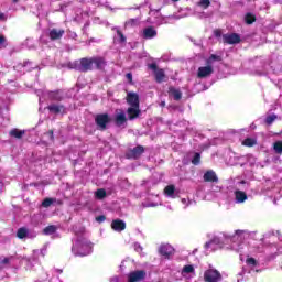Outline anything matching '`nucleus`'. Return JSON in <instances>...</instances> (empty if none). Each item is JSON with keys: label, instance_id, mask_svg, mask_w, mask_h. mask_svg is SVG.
Listing matches in <instances>:
<instances>
[{"label": "nucleus", "instance_id": "f257e3e1", "mask_svg": "<svg viewBox=\"0 0 282 282\" xmlns=\"http://www.w3.org/2000/svg\"><path fill=\"white\" fill-rule=\"evenodd\" d=\"M91 242L85 238H79L73 245L72 252L75 257H87V254H91Z\"/></svg>", "mask_w": 282, "mask_h": 282}, {"label": "nucleus", "instance_id": "f03ea898", "mask_svg": "<svg viewBox=\"0 0 282 282\" xmlns=\"http://www.w3.org/2000/svg\"><path fill=\"white\" fill-rule=\"evenodd\" d=\"M215 61L220 62L221 56L212 54L207 59H206V65L207 66H200L197 70V77L198 78H208V76H213V72L215 69L213 68V63Z\"/></svg>", "mask_w": 282, "mask_h": 282}, {"label": "nucleus", "instance_id": "7ed1b4c3", "mask_svg": "<svg viewBox=\"0 0 282 282\" xmlns=\"http://www.w3.org/2000/svg\"><path fill=\"white\" fill-rule=\"evenodd\" d=\"M109 122H111V118L108 113H101L95 117V123L97 124V129H99V131H106Z\"/></svg>", "mask_w": 282, "mask_h": 282}, {"label": "nucleus", "instance_id": "20e7f679", "mask_svg": "<svg viewBox=\"0 0 282 282\" xmlns=\"http://www.w3.org/2000/svg\"><path fill=\"white\" fill-rule=\"evenodd\" d=\"M204 279L206 282H219L221 281V273L216 269H209L205 271Z\"/></svg>", "mask_w": 282, "mask_h": 282}, {"label": "nucleus", "instance_id": "39448f33", "mask_svg": "<svg viewBox=\"0 0 282 282\" xmlns=\"http://www.w3.org/2000/svg\"><path fill=\"white\" fill-rule=\"evenodd\" d=\"M80 72H91L94 70V57H84L79 62Z\"/></svg>", "mask_w": 282, "mask_h": 282}, {"label": "nucleus", "instance_id": "423d86ee", "mask_svg": "<svg viewBox=\"0 0 282 282\" xmlns=\"http://www.w3.org/2000/svg\"><path fill=\"white\" fill-rule=\"evenodd\" d=\"M142 153H144V147L137 145L135 148L130 149L126 155L129 160H138V158L142 155Z\"/></svg>", "mask_w": 282, "mask_h": 282}, {"label": "nucleus", "instance_id": "0eeeda50", "mask_svg": "<svg viewBox=\"0 0 282 282\" xmlns=\"http://www.w3.org/2000/svg\"><path fill=\"white\" fill-rule=\"evenodd\" d=\"M145 278H147V272L139 270V271L130 272L128 274V282L144 281Z\"/></svg>", "mask_w": 282, "mask_h": 282}, {"label": "nucleus", "instance_id": "6e6552de", "mask_svg": "<svg viewBox=\"0 0 282 282\" xmlns=\"http://www.w3.org/2000/svg\"><path fill=\"white\" fill-rule=\"evenodd\" d=\"M223 41L228 45H237V43H241V37L237 33H230L223 35Z\"/></svg>", "mask_w": 282, "mask_h": 282}, {"label": "nucleus", "instance_id": "1a4fd4ad", "mask_svg": "<svg viewBox=\"0 0 282 282\" xmlns=\"http://www.w3.org/2000/svg\"><path fill=\"white\" fill-rule=\"evenodd\" d=\"M93 67L94 69H105L107 67V59L102 56H94L93 57Z\"/></svg>", "mask_w": 282, "mask_h": 282}, {"label": "nucleus", "instance_id": "9d476101", "mask_svg": "<svg viewBox=\"0 0 282 282\" xmlns=\"http://www.w3.org/2000/svg\"><path fill=\"white\" fill-rule=\"evenodd\" d=\"M159 252L160 254H162V257L169 259L170 257H172V254H174L175 249L171 245H161L159 248Z\"/></svg>", "mask_w": 282, "mask_h": 282}, {"label": "nucleus", "instance_id": "9b49d317", "mask_svg": "<svg viewBox=\"0 0 282 282\" xmlns=\"http://www.w3.org/2000/svg\"><path fill=\"white\" fill-rule=\"evenodd\" d=\"M127 102L130 107H140V96L135 93H128Z\"/></svg>", "mask_w": 282, "mask_h": 282}, {"label": "nucleus", "instance_id": "f8f14e48", "mask_svg": "<svg viewBox=\"0 0 282 282\" xmlns=\"http://www.w3.org/2000/svg\"><path fill=\"white\" fill-rule=\"evenodd\" d=\"M140 113H142L140 107L130 106L127 109L128 120H135L137 118H140Z\"/></svg>", "mask_w": 282, "mask_h": 282}, {"label": "nucleus", "instance_id": "ddd939ff", "mask_svg": "<svg viewBox=\"0 0 282 282\" xmlns=\"http://www.w3.org/2000/svg\"><path fill=\"white\" fill-rule=\"evenodd\" d=\"M17 237H18V239H26V237L29 239H32V238L36 237V234L31 235L30 229H28V227H21L17 231Z\"/></svg>", "mask_w": 282, "mask_h": 282}, {"label": "nucleus", "instance_id": "4468645a", "mask_svg": "<svg viewBox=\"0 0 282 282\" xmlns=\"http://www.w3.org/2000/svg\"><path fill=\"white\" fill-rule=\"evenodd\" d=\"M64 35H65V30H63V29H52L48 32V36H50L51 41H58V40L63 39Z\"/></svg>", "mask_w": 282, "mask_h": 282}, {"label": "nucleus", "instance_id": "2eb2a0df", "mask_svg": "<svg viewBox=\"0 0 282 282\" xmlns=\"http://www.w3.org/2000/svg\"><path fill=\"white\" fill-rule=\"evenodd\" d=\"M124 122H127V115L124 113V110H117L115 116V124L117 127H122Z\"/></svg>", "mask_w": 282, "mask_h": 282}, {"label": "nucleus", "instance_id": "dca6fc26", "mask_svg": "<svg viewBox=\"0 0 282 282\" xmlns=\"http://www.w3.org/2000/svg\"><path fill=\"white\" fill-rule=\"evenodd\" d=\"M111 228L112 230H116V232H122V230L127 228V224L124 223V220L115 219L111 223Z\"/></svg>", "mask_w": 282, "mask_h": 282}, {"label": "nucleus", "instance_id": "f3484780", "mask_svg": "<svg viewBox=\"0 0 282 282\" xmlns=\"http://www.w3.org/2000/svg\"><path fill=\"white\" fill-rule=\"evenodd\" d=\"M246 237H248V231L238 229V230H236L235 235L231 237V240L242 243V241H245Z\"/></svg>", "mask_w": 282, "mask_h": 282}, {"label": "nucleus", "instance_id": "a211bd4d", "mask_svg": "<svg viewBox=\"0 0 282 282\" xmlns=\"http://www.w3.org/2000/svg\"><path fill=\"white\" fill-rule=\"evenodd\" d=\"M142 36L145 40L155 39V36H158V31L153 26H148L143 30Z\"/></svg>", "mask_w": 282, "mask_h": 282}, {"label": "nucleus", "instance_id": "6ab92c4d", "mask_svg": "<svg viewBox=\"0 0 282 282\" xmlns=\"http://www.w3.org/2000/svg\"><path fill=\"white\" fill-rule=\"evenodd\" d=\"M203 180H204V182H213L215 184H217V182H219V177H217V174L213 170L205 172Z\"/></svg>", "mask_w": 282, "mask_h": 282}, {"label": "nucleus", "instance_id": "aec40b11", "mask_svg": "<svg viewBox=\"0 0 282 282\" xmlns=\"http://www.w3.org/2000/svg\"><path fill=\"white\" fill-rule=\"evenodd\" d=\"M235 197H236L237 204H243V202L248 199V195L245 192H241L239 189L235 192Z\"/></svg>", "mask_w": 282, "mask_h": 282}, {"label": "nucleus", "instance_id": "412c9836", "mask_svg": "<svg viewBox=\"0 0 282 282\" xmlns=\"http://www.w3.org/2000/svg\"><path fill=\"white\" fill-rule=\"evenodd\" d=\"M47 109L51 113H65V106L51 105Z\"/></svg>", "mask_w": 282, "mask_h": 282}, {"label": "nucleus", "instance_id": "4be33fe9", "mask_svg": "<svg viewBox=\"0 0 282 282\" xmlns=\"http://www.w3.org/2000/svg\"><path fill=\"white\" fill-rule=\"evenodd\" d=\"M9 134L11 135V138H17L18 140H21L23 135H25V130L12 129Z\"/></svg>", "mask_w": 282, "mask_h": 282}, {"label": "nucleus", "instance_id": "5701e85b", "mask_svg": "<svg viewBox=\"0 0 282 282\" xmlns=\"http://www.w3.org/2000/svg\"><path fill=\"white\" fill-rule=\"evenodd\" d=\"M154 74H155L156 83H164V79L166 78V74L164 73V69L160 68Z\"/></svg>", "mask_w": 282, "mask_h": 282}, {"label": "nucleus", "instance_id": "b1692460", "mask_svg": "<svg viewBox=\"0 0 282 282\" xmlns=\"http://www.w3.org/2000/svg\"><path fill=\"white\" fill-rule=\"evenodd\" d=\"M170 95L173 96L174 100H182V91L180 89H175L174 87H170Z\"/></svg>", "mask_w": 282, "mask_h": 282}, {"label": "nucleus", "instance_id": "393cba45", "mask_svg": "<svg viewBox=\"0 0 282 282\" xmlns=\"http://www.w3.org/2000/svg\"><path fill=\"white\" fill-rule=\"evenodd\" d=\"M186 274H195V267L193 264H187L182 270V275L186 276Z\"/></svg>", "mask_w": 282, "mask_h": 282}, {"label": "nucleus", "instance_id": "a878e982", "mask_svg": "<svg viewBox=\"0 0 282 282\" xmlns=\"http://www.w3.org/2000/svg\"><path fill=\"white\" fill-rule=\"evenodd\" d=\"M58 230V227L55 225H50L43 229V235H54Z\"/></svg>", "mask_w": 282, "mask_h": 282}, {"label": "nucleus", "instance_id": "bb28decb", "mask_svg": "<svg viewBox=\"0 0 282 282\" xmlns=\"http://www.w3.org/2000/svg\"><path fill=\"white\" fill-rule=\"evenodd\" d=\"M245 21L248 25H252L257 21V18L252 13H247L245 17Z\"/></svg>", "mask_w": 282, "mask_h": 282}, {"label": "nucleus", "instance_id": "cd10ccee", "mask_svg": "<svg viewBox=\"0 0 282 282\" xmlns=\"http://www.w3.org/2000/svg\"><path fill=\"white\" fill-rule=\"evenodd\" d=\"M273 150L275 153H278V155H282V141H275L273 143Z\"/></svg>", "mask_w": 282, "mask_h": 282}, {"label": "nucleus", "instance_id": "c85d7f7f", "mask_svg": "<svg viewBox=\"0 0 282 282\" xmlns=\"http://www.w3.org/2000/svg\"><path fill=\"white\" fill-rule=\"evenodd\" d=\"M243 147H254L257 144V140L252 138H247L242 141Z\"/></svg>", "mask_w": 282, "mask_h": 282}, {"label": "nucleus", "instance_id": "c756f323", "mask_svg": "<svg viewBox=\"0 0 282 282\" xmlns=\"http://www.w3.org/2000/svg\"><path fill=\"white\" fill-rule=\"evenodd\" d=\"M164 192H165V195H167V197H173V195L175 194V186L169 185L165 187Z\"/></svg>", "mask_w": 282, "mask_h": 282}, {"label": "nucleus", "instance_id": "7c9ffc66", "mask_svg": "<svg viewBox=\"0 0 282 282\" xmlns=\"http://www.w3.org/2000/svg\"><path fill=\"white\" fill-rule=\"evenodd\" d=\"M95 197H97V199H105L107 197V192L104 188L97 189Z\"/></svg>", "mask_w": 282, "mask_h": 282}, {"label": "nucleus", "instance_id": "2f4dec72", "mask_svg": "<svg viewBox=\"0 0 282 282\" xmlns=\"http://www.w3.org/2000/svg\"><path fill=\"white\" fill-rule=\"evenodd\" d=\"M197 6L199 8H203V10H208V7L210 6V0H199Z\"/></svg>", "mask_w": 282, "mask_h": 282}, {"label": "nucleus", "instance_id": "473e14b6", "mask_svg": "<svg viewBox=\"0 0 282 282\" xmlns=\"http://www.w3.org/2000/svg\"><path fill=\"white\" fill-rule=\"evenodd\" d=\"M202 160V155L199 153H195L193 160H192V164H194V166H197V164H199Z\"/></svg>", "mask_w": 282, "mask_h": 282}, {"label": "nucleus", "instance_id": "72a5a7b5", "mask_svg": "<svg viewBox=\"0 0 282 282\" xmlns=\"http://www.w3.org/2000/svg\"><path fill=\"white\" fill-rule=\"evenodd\" d=\"M52 204H54V199H53V198H45V199L43 200V203H42V206H43L44 208H50V206H51Z\"/></svg>", "mask_w": 282, "mask_h": 282}, {"label": "nucleus", "instance_id": "f704fd0d", "mask_svg": "<svg viewBox=\"0 0 282 282\" xmlns=\"http://www.w3.org/2000/svg\"><path fill=\"white\" fill-rule=\"evenodd\" d=\"M117 34L120 39V43H127V37L124 36V34H122V32L120 30L117 29Z\"/></svg>", "mask_w": 282, "mask_h": 282}, {"label": "nucleus", "instance_id": "c9c22d12", "mask_svg": "<svg viewBox=\"0 0 282 282\" xmlns=\"http://www.w3.org/2000/svg\"><path fill=\"white\" fill-rule=\"evenodd\" d=\"M274 120H276V116L272 115L265 118V122L267 124H272V122H274Z\"/></svg>", "mask_w": 282, "mask_h": 282}, {"label": "nucleus", "instance_id": "e433bc0d", "mask_svg": "<svg viewBox=\"0 0 282 282\" xmlns=\"http://www.w3.org/2000/svg\"><path fill=\"white\" fill-rule=\"evenodd\" d=\"M214 243H219V239L215 238L214 240L206 242L205 243V248H212L214 246Z\"/></svg>", "mask_w": 282, "mask_h": 282}, {"label": "nucleus", "instance_id": "4c0bfd02", "mask_svg": "<svg viewBox=\"0 0 282 282\" xmlns=\"http://www.w3.org/2000/svg\"><path fill=\"white\" fill-rule=\"evenodd\" d=\"M51 98L52 100H63V97L58 93H53Z\"/></svg>", "mask_w": 282, "mask_h": 282}, {"label": "nucleus", "instance_id": "58836bf2", "mask_svg": "<svg viewBox=\"0 0 282 282\" xmlns=\"http://www.w3.org/2000/svg\"><path fill=\"white\" fill-rule=\"evenodd\" d=\"M6 47V36L0 35V50H3Z\"/></svg>", "mask_w": 282, "mask_h": 282}, {"label": "nucleus", "instance_id": "ea45409f", "mask_svg": "<svg viewBox=\"0 0 282 282\" xmlns=\"http://www.w3.org/2000/svg\"><path fill=\"white\" fill-rule=\"evenodd\" d=\"M135 23H138V20L137 19H131L128 22H126V25L133 26V25H135Z\"/></svg>", "mask_w": 282, "mask_h": 282}, {"label": "nucleus", "instance_id": "a19ab883", "mask_svg": "<svg viewBox=\"0 0 282 282\" xmlns=\"http://www.w3.org/2000/svg\"><path fill=\"white\" fill-rule=\"evenodd\" d=\"M247 263L249 265H257V260H254V258H249V259H247Z\"/></svg>", "mask_w": 282, "mask_h": 282}, {"label": "nucleus", "instance_id": "79ce46f5", "mask_svg": "<svg viewBox=\"0 0 282 282\" xmlns=\"http://www.w3.org/2000/svg\"><path fill=\"white\" fill-rule=\"evenodd\" d=\"M134 250L135 252H142V246H140V243H134Z\"/></svg>", "mask_w": 282, "mask_h": 282}, {"label": "nucleus", "instance_id": "37998d69", "mask_svg": "<svg viewBox=\"0 0 282 282\" xmlns=\"http://www.w3.org/2000/svg\"><path fill=\"white\" fill-rule=\"evenodd\" d=\"M11 259H14V257L11 256L10 258H4V259L2 260V264H3V265H8V263H10V260H11Z\"/></svg>", "mask_w": 282, "mask_h": 282}, {"label": "nucleus", "instance_id": "c03bdc74", "mask_svg": "<svg viewBox=\"0 0 282 282\" xmlns=\"http://www.w3.org/2000/svg\"><path fill=\"white\" fill-rule=\"evenodd\" d=\"M39 250H33V261H36L39 259Z\"/></svg>", "mask_w": 282, "mask_h": 282}, {"label": "nucleus", "instance_id": "a18cd8bd", "mask_svg": "<svg viewBox=\"0 0 282 282\" xmlns=\"http://www.w3.org/2000/svg\"><path fill=\"white\" fill-rule=\"evenodd\" d=\"M150 69H153V72H158V65L156 64H151Z\"/></svg>", "mask_w": 282, "mask_h": 282}, {"label": "nucleus", "instance_id": "49530a36", "mask_svg": "<svg viewBox=\"0 0 282 282\" xmlns=\"http://www.w3.org/2000/svg\"><path fill=\"white\" fill-rule=\"evenodd\" d=\"M126 78H128V80H130V83H131V80H133V75L131 73H128L126 75Z\"/></svg>", "mask_w": 282, "mask_h": 282}, {"label": "nucleus", "instance_id": "de8ad7c7", "mask_svg": "<svg viewBox=\"0 0 282 282\" xmlns=\"http://www.w3.org/2000/svg\"><path fill=\"white\" fill-rule=\"evenodd\" d=\"M96 219L97 221L102 223L105 221V216H98Z\"/></svg>", "mask_w": 282, "mask_h": 282}, {"label": "nucleus", "instance_id": "09e8293b", "mask_svg": "<svg viewBox=\"0 0 282 282\" xmlns=\"http://www.w3.org/2000/svg\"><path fill=\"white\" fill-rule=\"evenodd\" d=\"M48 135H50V139H51V140H54V131L50 130V131H48Z\"/></svg>", "mask_w": 282, "mask_h": 282}, {"label": "nucleus", "instance_id": "8fccbe9b", "mask_svg": "<svg viewBox=\"0 0 282 282\" xmlns=\"http://www.w3.org/2000/svg\"><path fill=\"white\" fill-rule=\"evenodd\" d=\"M42 257H45L46 249H42L41 251Z\"/></svg>", "mask_w": 282, "mask_h": 282}, {"label": "nucleus", "instance_id": "3c124183", "mask_svg": "<svg viewBox=\"0 0 282 282\" xmlns=\"http://www.w3.org/2000/svg\"><path fill=\"white\" fill-rule=\"evenodd\" d=\"M161 107H166V102H165V101H162V102H161Z\"/></svg>", "mask_w": 282, "mask_h": 282}, {"label": "nucleus", "instance_id": "603ef678", "mask_svg": "<svg viewBox=\"0 0 282 282\" xmlns=\"http://www.w3.org/2000/svg\"><path fill=\"white\" fill-rule=\"evenodd\" d=\"M3 13H0V21L3 20Z\"/></svg>", "mask_w": 282, "mask_h": 282}, {"label": "nucleus", "instance_id": "864d4df0", "mask_svg": "<svg viewBox=\"0 0 282 282\" xmlns=\"http://www.w3.org/2000/svg\"><path fill=\"white\" fill-rule=\"evenodd\" d=\"M182 204H186V198H183V199H182Z\"/></svg>", "mask_w": 282, "mask_h": 282}, {"label": "nucleus", "instance_id": "5fc2aeb1", "mask_svg": "<svg viewBox=\"0 0 282 282\" xmlns=\"http://www.w3.org/2000/svg\"><path fill=\"white\" fill-rule=\"evenodd\" d=\"M57 272H58L59 274H63V270H57Z\"/></svg>", "mask_w": 282, "mask_h": 282}, {"label": "nucleus", "instance_id": "6e6d98bb", "mask_svg": "<svg viewBox=\"0 0 282 282\" xmlns=\"http://www.w3.org/2000/svg\"><path fill=\"white\" fill-rule=\"evenodd\" d=\"M13 1V3H19V0H12Z\"/></svg>", "mask_w": 282, "mask_h": 282}, {"label": "nucleus", "instance_id": "4d7b16f0", "mask_svg": "<svg viewBox=\"0 0 282 282\" xmlns=\"http://www.w3.org/2000/svg\"><path fill=\"white\" fill-rule=\"evenodd\" d=\"M173 1V3H177V1H180V0H172Z\"/></svg>", "mask_w": 282, "mask_h": 282}, {"label": "nucleus", "instance_id": "13d9d810", "mask_svg": "<svg viewBox=\"0 0 282 282\" xmlns=\"http://www.w3.org/2000/svg\"><path fill=\"white\" fill-rule=\"evenodd\" d=\"M240 184H246V182H245V181H242Z\"/></svg>", "mask_w": 282, "mask_h": 282}]
</instances>
